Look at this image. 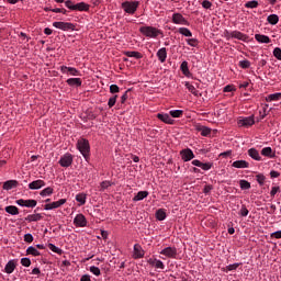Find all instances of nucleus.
Listing matches in <instances>:
<instances>
[{"mask_svg": "<svg viewBox=\"0 0 281 281\" xmlns=\"http://www.w3.org/2000/svg\"><path fill=\"white\" fill-rule=\"evenodd\" d=\"M80 281H91V276L89 274H83L80 279Z\"/></svg>", "mask_w": 281, "mask_h": 281, "instance_id": "nucleus-64", "label": "nucleus"}, {"mask_svg": "<svg viewBox=\"0 0 281 281\" xmlns=\"http://www.w3.org/2000/svg\"><path fill=\"white\" fill-rule=\"evenodd\" d=\"M18 186H19V181L8 180L3 183V190H12V188H16Z\"/></svg>", "mask_w": 281, "mask_h": 281, "instance_id": "nucleus-26", "label": "nucleus"}, {"mask_svg": "<svg viewBox=\"0 0 281 281\" xmlns=\"http://www.w3.org/2000/svg\"><path fill=\"white\" fill-rule=\"evenodd\" d=\"M156 56L158 60H160L161 63H166V58H168V50L166 49V47H162L158 49Z\"/></svg>", "mask_w": 281, "mask_h": 281, "instance_id": "nucleus-18", "label": "nucleus"}, {"mask_svg": "<svg viewBox=\"0 0 281 281\" xmlns=\"http://www.w3.org/2000/svg\"><path fill=\"white\" fill-rule=\"evenodd\" d=\"M117 102V94L111 97L108 101L109 109H113L115 106V103Z\"/></svg>", "mask_w": 281, "mask_h": 281, "instance_id": "nucleus-45", "label": "nucleus"}, {"mask_svg": "<svg viewBox=\"0 0 281 281\" xmlns=\"http://www.w3.org/2000/svg\"><path fill=\"white\" fill-rule=\"evenodd\" d=\"M233 38H236L237 41H243L244 43H247V41H249V35H247L240 31H233Z\"/></svg>", "mask_w": 281, "mask_h": 281, "instance_id": "nucleus-15", "label": "nucleus"}, {"mask_svg": "<svg viewBox=\"0 0 281 281\" xmlns=\"http://www.w3.org/2000/svg\"><path fill=\"white\" fill-rule=\"evenodd\" d=\"M4 211L7 214H11V216H16V214H19V207L14 205L5 206Z\"/></svg>", "mask_w": 281, "mask_h": 281, "instance_id": "nucleus-30", "label": "nucleus"}, {"mask_svg": "<svg viewBox=\"0 0 281 281\" xmlns=\"http://www.w3.org/2000/svg\"><path fill=\"white\" fill-rule=\"evenodd\" d=\"M248 155H249V157H251V159H255V161L262 160V157H260V154L258 153V150L256 148H250L248 150Z\"/></svg>", "mask_w": 281, "mask_h": 281, "instance_id": "nucleus-23", "label": "nucleus"}, {"mask_svg": "<svg viewBox=\"0 0 281 281\" xmlns=\"http://www.w3.org/2000/svg\"><path fill=\"white\" fill-rule=\"evenodd\" d=\"M24 243H34V236H32V234H25Z\"/></svg>", "mask_w": 281, "mask_h": 281, "instance_id": "nucleus-57", "label": "nucleus"}, {"mask_svg": "<svg viewBox=\"0 0 281 281\" xmlns=\"http://www.w3.org/2000/svg\"><path fill=\"white\" fill-rule=\"evenodd\" d=\"M179 34H182V36H187L190 37L192 36V31H190V29L188 27H180L178 29Z\"/></svg>", "mask_w": 281, "mask_h": 281, "instance_id": "nucleus-39", "label": "nucleus"}, {"mask_svg": "<svg viewBox=\"0 0 281 281\" xmlns=\"http://www.w3.org/2000/svg\"><path fill=\"white\" fill-rule=\"evenodd\" d=\"M198 131L201 133L202 137H210L212 133V128L205 126H199Z\"/></svg>", "mask_w": 281, "mask_h": 281, "instance_id": "nucleus-28", "label": "nucleus"}, {"mask_svg": "<svg viewBox=\"0 0 281 281\" xmlns=\"http://www.w3.org/2000/svg\"><path fill=\"white\" fill-rule=\"evenodd\" d=\"M234 31L233 32H229V31H226L224 32V37L226 38V41H229V38H234Z\"/></svg>", "mask_w": 281, "mask_h": 281, "instance_id": "nucleus-59", "label": "nucleus"}, {"mask_svg": "<svg viewBox=\"0 0 281 281\" xmlns=\"http://www.w3.org/2000/svg\"><path fill=\"white\" fill-rule=\"evenodd\" d=\"M157 117L158 120H160V122H164L165 124H175V120L170 117V114L158 113Z\"/></svg>", "mask_w": 281, "mask_h": 281, "instance_id": "nucleus-17", "label": "nucleus"}, {"mask_svg": "<svg viewBox=\"0 0 281 281\" xmlns=\"http://www.w3.org/2000/svg\"><path fill=\"white\" fill-rule=\"evenodd\" d=\"M58 164L59 166H61V168H69V166L74 164V155L69 153L65 154L64 156L60 157Z\"/></svg>", "mask_w": 281, "mask_h": 281, "instance_id": "nucleus-5", "label": "nucleus"}, {"mask_svg": "<svg viewBox=\"0 0 281 281\" xmlns=\"http://www.w3.org/2000/svg\"><path fill=\"white\" fill-rule=\"evenodd\" d=\"M148 265L155 267L156 269H166V266L159 259H148Z\"/></svg>", "mask_w": 281, "mask_h": 281, "instance_id": "nucleus-21", "label": "nucleus"}, {"mask_svg": "<svg viewBox=\"0 0 281 281\" xmlns=\"http://www.w3.org/2000/svg\"><path fill=\"white\" fill-rule=\"evenodd\" d=\"M65 5H66V8H68V10L76 11V4H74V1L67 0V1H65Z\"/></svg>", "mask_w": 281, "mask_h": 281, "instance_id": "nucleus-52", "label": "nucleus"}, {"mask_svg": "<svg viewBox=\"0 0 281 281\" xmlns=\"http://www.w3.org/2000/svg\"><path fill=\"white\" fill-rule=\"evenodd\" d=\"M255 40L257 41V43H265V44L271 43V38L262 34H256Z\"/></svg>", "mask_w": 281, "mask_h": 281, "instance_id": "nucleus-24", "label": "nucleus"}, {"mask_svg": "<svg viewBox=\"0 0 281 281\" xmlns=\"http://www.w3.org/2000/svg\"><path fill=\"white\" fill-rule=\"evenodd\" d=\"M171 21L175 25H190L188 19H186L181 13H173Z\"/></svg>", "mask_w": 281, "mask_h": 281, "instance_id": "nucleus-7", "label": "nucleus"}, {"mask_svg": "<svg viewBox=\"0 0 281 281\" xmlns=\"http://www.w3.org/2000/svg\"><path fill=\"white\" fill-rule=\"evenodd\" d=\"M46 183L43 180H34L29 183V190H41V188H45Z\"/></svg>", "mask_w": 281, "mask_h": 281, "instance_id": "nucleus-14", "label": "nucleus"}, {"mask_svg": "<svg viewBox=\"0 0 281 281\" xmlns=\"http://www.w3.org/2000/svg\"><path fill=\"white\" fill-rule=\"evenodd\" d=\"M274 58H277V60H281V48L280 47H276L272 52Z\"/></svg>", "mask_w": 281, "mask_h": 281, "instance_id": "nucleus-50", "label": "nucleus"}, {"mask_svg": "<svg viewBox=\"0 0 281 281\" xmlns=\"http://www.w3.org/2000/svg\"><path fill=\"white\" fill-rule=\"evenodd\" d=\"M212 166H214V164L212 162H202V165H200V168L202 170L207 171V170H212Z\"/></svg>", "mask_w": 281, "mask_h": 281, "instance_id": "nucleus-48", "label": "nucleus"}, {"mask_svg": "<svg viewBox=\"0 0 281 281\" xmlns=\"http://www.w3.org/2000/svg\"><path fill=\"white\" fill-rule=\"evenodd\" d=\"M67 83L69 85V87H81L82 79L81 78H69L67 80Z\"/></svg>", "mask_w": 281, "mask_h": 281, "instance_id": "nucleus-27", "label": "nucleus"}, {"mask_svg": "<svg viewBox=\"0 0 281 281\" xmlns=\"http://www.w3.org/2000/svg\"><path fill=\"white\" fill-rule=\"evenodd\" d=\"M186 88L188 89V91L190 93H192V95H195V97L199 95V90H196V88H194V86L190 85V82L186 83Z\"/></svg>", "mask_w": 281, "mask_h": 281, "instance_id": "nucleus-40", "label": "nucleus"}, {"mask_svg": "<svg viewBox=\"0 0 281 281\" xmlns=\"http://www.w3.org/2000/svg\"><path fill=\"white\" fill-rule=\"evenodd\" d=\"M26 256H41V251H38L34 246H31L26 249Z\"/></svg>", "mask_w": 281, "mask_h": 281, "instance_id": "nucleus-36", "label": "nucleus"}, {"mask_svg": "<svg viewBox=\"0 0 281 281\" xmlns=\"http://www.w3.org/2000/svg\"><path fill=\"white\" fill-rule=\"evenodd\" d=\"M16 269V263L14 262V260H10L5 267H4V271L5 273H14V270Z\"/></svg>", "mask_w": 281, "mask_h": 281, "instance_id": "nucleus-25", "label": "nucleus"}, {"mask_svg": "<svg viewBox=\"0 0 281 281\" xmlns=\"http://www.w3.org/2000/svg\"><path fill=\"white\" fill-rule=\"evenodd\" d=\"M146 196H148V191H139V192L133 198V201H134V202L144 201V199H146Z\"/></svg>", "mask_w": 281, "mask_h": 281, "instance_id": "nucleus-31", "label": "nucleus"}, {"mask_svg": "<svg viewBox=\"0 0 281 281\" xmlns=\"http://www.w3.org/2000/svg\"><path fill=\"white\" fill-rule=\"evenodd\" d=\"M77 148L81 153L82 157L86 161H89V157L91 154V146L89 145V140L86 138H81L77 142Z\"/></svg>", "mask_w": 281, "mask_h": 281, "instance_id": "nucleus-2", "label": "nucleus"}, {"mask_svg": "<svg viewBox=\"0 0 281 281\" xmlns=\"http://www.w3.org/2000/svg\"><path fill=\"white\" fill-rule=\"evenodd\" d=\"M166 210L159 209L156 211V218L157 221H166Z\"/></svg>", "mask_w": 281, "mask_h": 281, "instance_id": "nucleus-35", "label": "nucleus"}, {"mask_svg": "<svg viewBox=\"0 0 281 281\" xmlns=\"http://www.w3.org/2000/svg\"><path fill=\"white\" fill-rule=\"evenodd\" d=\"M16 205H20V207H34L37 205L38 202L36 200H24L20 199L15 201Z\"/></svg>", "mask_w": 281, "mask_h": 281, "instance_id": "nucleus-11", "label": "nucleus"}, {"mask_svg": "<svg viewBox=\"0 0 281 281\" xmlns=\"http://www.w3.org/2000/svg\"><path fill=\"white\" fill-rule=\"evenodd\" d=\"M180 157L182 161H192L194 159V151L190 148L182 149L180 150Z\"/></svg>", "mask_w": 281, "mask_h": 281, "instance_id": "nucleus-8", "label": "nucleus"}, {"mask_svg": "<svg viewBox=\"0 0 281 281\" xmlns=\"http://www.w3.org/2000/svg\"><path fill=\"white\" fill-rule=\"evenodd\" d=\"M261 155L263 157H269L270 159H276V151L271 147H265L261 149Z\"/></svg>", "mask_w": 281, "mask_h": 281, "instance_id": "nucleus-19", "label": "nucleus"}, {"mask_svg": "<svg viewBox=\"0 0 281 281\" xmlns=\"http://www.w3.org/2000/svg\"><path fill=\"white\" fill-rule=\"evenodd\" d=\"M187 43H188V45H190V47H198L199 46V40H196V38H188Z\"/></svg>", "mask_w": 281, "mask_h": 281, "instance_id": "nucleus-47", "label": "nucleus"}, {"mask_svg": "<svg viewBox=\"0 0 281 281\" xmlns=\"http://www.w3.org/2000/svg\"><path fill=\"white\" fill-rule=\"evenodd\" d=\"M76 201H77L78 203H80V205H85V203H87V194H85V193H78V194L76 195Z\"/></svg>", "mask_w": 281, "mask_h": 281, "instance_id": "nucleus-37", "label": "nucleus"}, {"mask_svg": "<svg viewBox=\"0 0 281 281\" xmlns=\"http://www.w3.org/2000/svg\"><path fill=\"white\" fill-rule=\"evenodd\" d=\"M239 67L241 69H249V67H251V63L249 60H240L239 61Z\"/></svg>", "mask_w": 281, "mask_h": 281, "instance_id": "nucleus-46", "label": "nucleus"}, {"mask_svg": "<svg viewBox=\"0 0 281 281\" xmlns=\"http://www.w3.org/2000/svg\"><path fill=\"white\" fill-rule=\"evenodd\" d=\"M90 273H93V276H97V277L102 274V272L100 271V268L95 266L90 267Z\"/></svg>", "mask_w": 281, "mask_h": 281, "instance_id": "nucleus-49", "label": "nucleus"}, {"mask_svg": "<svg viewBox=\"0 0 281 281\" xmlns=\"http://www.w3.org/2000/svg\"><path fill=\"white\" fill-rule=\"evenodd\" d=\"M233 168H249L247 160H236L232 164Z\"/></svg>", "mask_w": 281, "mask_h": 281, "instance_id": "nucleus-29", "label": "nucleus"}, {"mask_svg": "<svg viewBox=\"0 0 281 281\" xmlns=\"http://www.w3.org/2000/svg\"><path fill=\"white\" fill-rule=\"evenodd\" d=\"M202 8H204V10H210L212 8V2H210L209 0H204L202 2Z\"/></svg>", "mask_w": 281, "mask_h": 281, "instance_id": "nucleus-58", "label": "nucleus"}, {"mask_svg": "<svg viewBox=\"0 0 281 281\" xmlns=\"http://www.w3.org/2000/svg\"><path fill=\"white\" fill-rule=\"evenodd\" d=\"M110 93H120V87L117 85H111Z\"/></svg>", "mask_w": 281, "mask_h": 281, "instance_id": "nucleus-56", "label": "nucleus"}, {"mask_svg": "<svg viewBox=\"0 0 281 281\" xmlns=\"http://www.w3.org/2000/svg\"><path fill=\"white\" fill-rule=\"evenodd\" d=\"M113 183L109 180L102 181L99 186V192H104L105 190H109Z\"/></svg>", "mask_w": 281, "mask_h": 281, "instance_id": "nucleus-34", "label": "nucleus"}, {"mask_svg": "<svg viewBox=\"0 0 281 281\" xmlns=\"http://www.w3.org/2000/svg\"><path fill=\"white\" fill-rule=\"evenodd\" d=\"M268 23H270V25H278L280 18L278 16V14H270L267 18Z\"/></svg>", "mask_w": 281, "mask_h": 281, "instance_id": "nucleus-33", "label": "nucleus"}, {"mask_svg": "<svg viewBox=\"0 0 281 281\" xmlns=\"http://www.w3.org/2000/svg\"><path fill=\"white\" fill-rule=\"evenodd\" d=\"M65 203H67V199H60L56 202L45 204L44 210H58V207H61Z\"/></svg>", "mask_w": 281, "mask_h": 281, "instance_id": "nucleus-10", "label": "nucleus"}, {"mask_svg": "<svg viewBox=\"0 0 281 281\" xmlns=\"http://www.w3.org/2000/svg\"><path fill=\"white\" fill-rule=\"evenodd\" d=\"M238 126H244L245 128H249V126H254L256 124V120L254 119V115L246 116V117H239L237 122Z\"/></svg>", "mask_w": 281, "mask_h": 281, "instance_id": "nucleus-6", "label": "nucleus"}, {"mask_svg": "<svg viewBox=\"0 0 281 281\" xmlns=\"http://www.w3.org/2000/svg\"><path fill=\"white\" fill-rule=\"evenodd\" d=\"M169 115L171 117H183V110H170Z\"/></svg>", "mask_w": 281, "mask_h": 281, "instance_id": "nucleus-41", "label": "nucleus"}, {"mask_svg": "<svg viewBox=\"0 0 281 281\" xmlns=\"http://www.w3.org/2000/svg\"><path fill=\"white\" fill-rule=\"evenodd\" d=\"M161 256H166V258H177V247H166L160 251Z\"/></svg>", "mask_w": 281, "mask_h": 281, "instance_id": "nucleus-9", "label": "nucleus"}, {"mask_svg": "<svg viewBox=\"0 0 281 281\" xmlns=\"http://www.w3.org/2000/svg\"><path fill=\"white\" fill-rule=\"evenodd\" d=\"M278 100H281L280 92L269 94L268 97H266V102H278Z\"/></svg>", "mask_w": 281, "mask_h": 281, "instance_id": "nucleus-32", "label": "nucleus"}, {"mask_svg": "<svg viewBox=\"0 0 281 281\" xmlns=\"http://www.w3.org/2000/svg\"><path fill=\"white\" fill-rule=\"evenodd\" d=\"M277 192H280V187H272L270 196H276Z\"/></svg>", "mask_w": 281, "mask_h": 281, "instance_id": "nucleus-60", "label": "nucleus"}, {"mask_svg": "<svg viewBox=\"0 0 281 281\" xmlns=\"http://www.w3.org/2000/svg\"><path fill=\"white\" fill-rule=\"evenodd\" d=\"M91 5L87 4L86 2H79L75 4V11L77 12H89Z\"/></svg>", "mask_w": 281, "mask_h": 281, "instance_id": "nucleus-20", "label": "nucleus"}, {"mask_svg": "<svg viewBox=\"0 0 281 281\" xmlns=\"http://www.w3.org/2000/svg\"><path fill=\"white\" fill-rule=\"evenodd\" d=\"M139 32L143 36H146V38H158V36H164V31L155 26H140Z\"/></svg>", "mask_w": 281, "mask_h": 281, "instance_id": "nucleus-1", "label": "nucleus"}, {"mask_svg": "<svg viewBox=\"0 0 281 281\" xmlns=\"http://www.w3.org/2000/svg\"><path fill=\"white\" fill-rule=\"evenodd\" d=\"M53 27L61 30L63 32H74V30H76V25L71 22H54Z\"/></svg>", "mask_w": 281, "mask_h": 281, "instance_id": "nucleus-4", "label": "nucleus"}, {"mask_svg": "<svg viewBox=\"0 0 281 281\" xmlns=\"http://www.w3.org/2000/svg\"><path fill=\"white\" fill-rule=\"evenodd\" d=\"M124 56H127V58H135L136 60L144 58V55L137 50H126L124 52Z\"/></svg>", "mask_w": 281, "mask_h": 281, "instance_id": "nucleus-16", "label": "nucleus"}, {"mask_svg": "<svg viewBox=\"0 0 281 281\" xmlns=\"http://www.w3.org/2000/svg\"><path fill=\"white\" fill-rule=\"evenodd\" d=\"M248 214H249V210H247L245 206H243L241 210H240V215L241 216H248Z\"/></svg>", "mask_w": 281, "mask_h": 281, "instance_id": "nucleus-63", "label": "nucleus"}, {"mask_svg": "<svg viewBox=\"0 0 281 281\" xmlns=\"http://www.w3.org/2000/svg\"><path fill=\"white\" fill-rule=\"evenodd\" d=\"M74 225H76V227H87V217L82 214H77L74 218Z\"/></svg>", "mask_w": 281, "mask_h": 281, "instance_id": "nucleus-12", "label": "nucleus"}, {"mask_svg": "<svg viewBox=\"0 0 281 281\" xmlns=\"http://www.w3.org/2000/svg\"><path fill=\"white\" fill-rule=\"evenodd\" d=\"M245 8H248L250 10L258 8V0H251V1L246 2Z\"/></svg>", "mask_w": 281, "mask_h": 281, "instance_id": "nucleus-42", "label": "nucleus"}, {"mask_svg": "<svg viewBox=\"0 0 281 281\" xmlns=\"http://www.w3.org/2000/svg\"><path fill=\"white\" fill-rule=\"evenodd\" d=\"M232 91H235L234 86H225L224 87V93H232Z\"/></svg>", "mask_w": 281, "mask_h": 281, "instance_id": "nucleus-61", "label": "nucleus"}, {"mask_svg": "<svg viewBox=\"0 0 281 281\" xmlns=\"http://www.w3.org/2000/svg\"><path fill=\"white\" fill-rule=\"evenodd\" d=\"M144 256H145V251H144V248H142V245L135 244L134 245L133 258L135 260H137L139 258H144Z\"/></svg>", "mask_w": 281, "mask_h": 281, "instance_id": "nucleus-13", "label": "nucleus"}, {"mask_svg": "<svg viewBox=\"0 0 281 281\" xmlns=\"http://www.w3.org/2000/svg\"><path fill=\"white\" fill-rule=\"evenodd\" d=\"M239 89H251V82H249V81L240 82Z\"/></svg>", "mask_w": 281, "mask_h": 281, "instance_id": "nucleus-53", "label": "nucleus"}, {"mask_svg": "<svg viewBox=\"0 0 281 281\" xmlns=\"http://www.w3.org/2000/svg\"><path fill=\"white\" fill-rule=\"evenodd\" d=\"M25 221L29 223H36L38 221H43V215H41V213L31 214L25 217Z\"/></svg>", "mask_w": 281, "mask_h": 281, "instance_id": "nucleus-22", "label": "nucleus"}, {"mask_svg": "<svg viewBox=\"0 0 281 281\" xmlns=\"http://www.w3.org/2000/svg\"><path fill=\"white\" fill-rule=\"evenodd\" d=\"M21 265L22 267H30L32 265V260H30V258H22Z\"/></svg>", "mask_w": 281, "mask_h": 281, "instance_id": "nucleus-54", "label": "nucleus"}, {"mask_svg": "<svg viewBox=\"0 0 281 281\" xmlns=\"http://www.w3.org/2000/svg\"><path fill=\"white\" fill-rule=\"evenodd\" d=\"M121 8L126 14H135L137 8H139V1H124L122 2Z\"/></svg>", "mask_w": 281, "mask_h": 281, "instance_id": "nucleus-3", "label": "nucleus"}, {"mask_svg": "<svg viewBox=\"0 0 281 281\" xmlns=\"http://www.w3.org/2000/svg\"><path fill=\"white\" fill-rule=\"evenodd\" d=\"M41 196H52L54 194V188L47 187L40 192Z\"/></svg>", "mask_w": 281, "mask_h": 281, "instance_id": "nucleus-38", "label": "nucleus"}, {"mask_svg": "<svg viewBox=\"0 0 281 281\" xmlns=\"http://www.w3.org/2000/svg\"><path fill=\"white\" fill-rule=\"evenodd\" d=\"M265 176L263 175H257L256 181L259 183V186H265Z\"/></svg>", "mask_w": 281, "mask_h": 281, "instance_id": "nucleus-55", "label": "nucleus"}, {"mask_svg": "<svg viewBox=\"0 0 281 281\" xmlns=\"http://www.w3.org/2000/svg\"><path fill=\"white\" fill-rule=\"evenodd\" d=\"M48 248H49L50 251H53L54 254H58L59 256H63V249L56 247V245H54V244H48Z\"/></svg>", "mask_w": 281, "mask_h": 281, "instance_id": "nucleus-43", "label": "nucleus"}, {"mask_svg": "<svg viewBox=\"0 0 281 281\" xmlns=\"http://www.w3.org/2000/svg\"><path fill=\"white\" fill-rule=\"evenodd\" d=\"M270 236H271V238L280 239L281 238V231H277V232L272 233Z\"/></svg>", "mask_w": 281, "mask_h": 281, "instance_id": "nucleus-62", "label": "nucleus"}, {"mask_svg": "<svg viewBox=\"0 0 281 281\" xmlns=\"http://www.w3.org/2000/svg\"><path fill=\"white\" fill-rule=\"evenodd\" d=\"M240 265L243 263H233V265H228L226 267V271H236V269H238V267H240Z\"/></svg>", "mask_w": 281, "mask_h": 281, "instance_id": "nucleus-51", "label": "nucleus"}, {"mask_svg": "<svg viewBox=\"0 0 281 281\" xmlns=\"http://www.w3.org/2000/svg\"><path fill=\"white\" fill-rule=\"evenodd\" d=\"M239 186L241 190H249L251 188V183L247 180H240Z\"/></svg>", "mask_w": 281, "mask_h": 281, "instance_id": "nucleus-44", "label": "nucleus"}]
</instances>
